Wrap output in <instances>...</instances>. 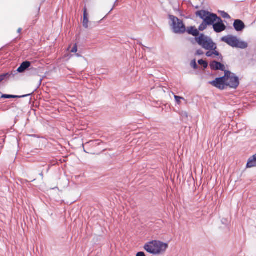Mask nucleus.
<instances>
[{"instance_id":"nucleus-1","label":"nucleus","mask_w":256,"mask_h":256,"mask_svg":"<svg viewBox=\"0 0 256 256\" xmlns=\"http://www.w3.org/2000/svg\"><path fill=\"white\" fill-rule=\"evenodd\" d=\"M196 15L203 20L202 22L198 26V30L200 32L206 30L208 26L213 25L214 23L218 18V16L216 14L205 10L196 12Z\"/></svg>"},{"instance_id":"nucleus-2","label":"nucleus","mask_w":256,"mask_h":256,"mask_svg":"<svg viewBox=\"0 0 256 256\" xmlns=\"http://www.w3.org/2000/svg\"><path fill=\"white\" fill-rule=\"evenodd\" d=\"M168 248V244L159 240H152L145 244L144 250L152 254H160L164 252Z\"/></svg>"},{"instance_id":"nucleus-3","label":"nucleus","mask_w":256,"mask_h":256,"mask_svg":"<svg viewBox=\"0 0 256 256\" xmlns=\"http://www.w3.org/2000/svg\"><path fill=\"white\" fill-rule=\"evenodd\" d=\"M221 40L232 48L245 49L248 47L246 42L240 40L236 36L228 35L222 38Z\"/></svg>"},{"instance_id":"nucleus-4","label":"nucleus","mask_w":256,"mask_h":256,"mask_svg":"<svg viewBox=\"0 0 256 256\" xmlns=\"http://www.w3.org/2000/svg\"><path fill=\"white\" fill-rule=\"evenodd\" d=\"M195 40L200 46L206 50H215L217 48L216 44L213 42L212 40L203 34L195 38Z\"/></svg>"},{"instance_id":"nucleus-5","label":"nucleus","mask_w":256,"mask_h":256,"mask_svg":"<svg viewBox=\"0 0 256 256\" xmlns=\"http://www.w3.org/2000/svg\"><path fill=\"white\" fill-rule=\"evenodd\" d=\"M168 18L172 22L171 26L174 32L182 34L186 32V28L182 20L173 15H169Z\"/></svg>"},{"instance_id":"nucleus-6","label":"nucleus","mask_w":256,"mask_h":256,"mask_svg":"<svg viewBox=\"0 0 256 256\" xmlns=\"http://www.w3.org/2000/svg\"><path fill=\"white\" fill-rule=\"evenodd\" d=\"M240 84L239 78L234 74H230L228 78V82H226V86L230 88L236 89Z\"/></svg>"},{"instance_id":"nucleus-7","label":"nucleus","mask_w":256,"mask_h":256,"mask_svg":"<svg viewBox=\"0 0 256 256\" xmlns=\"http://www.w3.org/2000/svg\"><path fill=\"white\" fill-rule=\"evenodd\" d=\"M217 20L218 22L216 23H214L212 26L214 32L217 33H220L226 29V26L224 24L223 22L220 18L218 17Z\"/></svg>"},{"instance_id":"nucleus-8","label":"nucleus","mask_w":256,"mask_h":256,"mask_svg":"<svg viewBox=\"0 0 256 256\" xmlns=\"http://www.w3.org/2000/svg\"><path fill=\"white\" fill-rule=\"evenodd\" d=\"M210 66L212 70H220L222 71L226 70L224 64L216 60L212 62L210 64Z\"/></svg>"},{"instance_id":"nucleus-9","label":"nucleus","mask_w":256,"mask_h":256,"mask_svg":"<svg viewBox=\"0 0 256 256\" xmlns=\"http://www.w3.org/2000/svg\"><path fill=\"white\" fill-rule=\"evenodd\" d=\"M233 26L236 32H242L245 28L244 22L240 20H236L234 21Z\"/></svg>"},{"instance_id":"nucleus-10","label":"nucleus","mask_w":256,"mask_h":256,"mask_svg":"<svg viewBox=\"0 0 256 256\" xmlns=\"http://www.w3.org/2000/svg\"><path fill=\"white\" fill-rule=\"evenodd\" d=\"M30 64L31 63L30 62L26 61L23 62L16 71L12 72L14 74V76L16 74L17 72H24L30 66Z\"/></svg>"},{"instance_id":"nucleus-11","label":"nucleus","mask_w":256,"mask_h":256,"mask_svg":"<svg viewBox=\"0 0 256 256\" xmlns=\"http://www.w3.org/2000/svg\"><path fill=\"white\" fill-rule=\"evenodd\" d=\"M210 84H212L213 86L218 88L220 90H224L226 86V84H224L222 80H218V78H216L215 80L210 82Z\"/></svg>"},{"instance_id":"nucleus-12","label":"nucleus","mask_w":256,"mask_h":256,"mask_svg":"<svg viewBox=\"0 0 256 256\" xmlns=\"http://www.w3.org/2000/svg\"><path fill=\"white\" fill-rule=\"evenodd\" d=\"M198 29H196L194 26H191L190 27H188L186 28V32L188 34L192 35V36L198 37L200 35Z\"/></svg>"},{"instance_id":"nucleus-13","label":"nucleus","mask_w":256,"mask_h":256,"mask_svg":"<svg viewBox=\"0 0 256 256\" xmlns=\"http://www.w3.org/2000/svg\"><path fill=\"white\" fill-rule=\"evenodd\" d=\"M256 166V154L250 156L247 162L246 167L247 168H252Z\"/></svg>"},{"instance_id":"nucleus-14","label":"nucleus","mask_w":256,"mask_h":256,"mask_svg":"<svg viewBox=\"0 0 256 256\" xmlns=\"http://www.w3.org/2000/svg\"><path fill=\"white\" fill-rule=\"evenodd\" d=\"M224 76L220 78H218V80H222L224 84H226V82H228V78H230V76L232 73L229 70H224Z\"/></svg>"},{"instance_id":"nucleus-15","label":"nucleus","mask_w":256,"mask_h":256,"mask_svg":"<svg viewBox=\"0 0 256 256\" xmlns=\"http://www.w3.org/2000/svg\"><path fill=\"white\" fill-rule=\"evenodd\" d=\"M32 94H28L21 96H14V95H9V94H2V98H24L25 96H31Z\"/></svg>"},{"instance_id":"nucleus-16","label":"nucleus","mask_w":256,"mask_h":256,"mask_svg":"<svg viewBox=\"0 0 256 256\" xmlns=\"http://www.w3.org/2000/svg\"><path fill=\"white\" fill-rule=\"evenodd\" d=\"M14 74L12 72L6 73L0 75V82L7 78H14Z\"/></svg>"},{"instance_id":"nucleus-17","label":"nucleus","mask_w":256,"mask_h":256,"mask_svg":"<svg viewBox=\"0 0 256 256\" xmlns=\"http://www.w3.org/2000/svg\"><path fill=\"white\" fill-rule=\"evenodd\" d=\"M198 64L200 65L203 66L204 68H207V67L208 66V63L206 61H205L202 59L198 60Z\"/></svg>"},{"instance_id":"nucleus-18","label":"nucleus","mask_w":256,"mask_h":256,"mask_svg":"<svg viewBox=\"0 0 256 256\" xmlns=\"http://www.w3.org/2000/svg\"><path fill=\"white\" fill-rule=\"evenodd\" d=\"M190 66L192 67L194 70H196L198 68V66L196 64V60L195 59L192 60L190 62Z\"/></svg>"},{"instance_id":"nucleus-19","label":"nucleus","mask_w":256,"mask_h":256,"mask_svg":"<svg viewBox=\"0 0 256 256\" xmlns=\"http://www.w3.org/2000/svg\"><path fill=\"white\" fill-rule=\"evenodd\" d=\"M221 16L222 17L225 18H230V16L224 11L221 12Z\"/></svg>"},{"instance_id":"nucleus-20","label":"nucleus","mask_w":256,"mask_h":256,"mask_svg":"<svg viewBox=\"0 0 256 256\" xmlns=\"http://www.w3.org/2000/svg\"><path fill=\"white\" fill-rule=\"evenodd\" d=\"M88 18H84L83 26L86 28H88Z\"/></svg>"},{"instance_id":"nucleus-21","label":"nucleus","mask_w":256,"mask_h":256,"mask_svg":"<svg viewBox=\"0 0 256 256\" xmlns=\"http://www.w3.org/2000/svg\"><path fill=\"white\" fill-rule=\"evenodd\" d=\"M214 50L213 51V54H214V55H216V56H219V58L220 60H222V55L218 52L216 50Z\"/></svg>"},{"instance_id":"nucleus-22","label":"nucleus","mask_w":256,"mask_h":256,"mask_svg":"<svg viewBox=\"0 0 256 256\" xmlns=\"http://www.w3.org/2000/svg\"><path fill=\"white\" fill-rule=\"evenodd\" d=\"M174 98H175L176 102L178 104L180 103V100L183 99V98L182 97H180V96H174Z\"/></svg>"},{"instance_id":"nucleus-23","label":"nucleus","mask_w":256,"mask_h":256,"mask_svg":"<svg viewBox=\"0 0 256 256\" xmlns=\"http://www.w3.org/2000/svg\"><path fill=\"white\" fill-rule=\"evenodd\" d=\"M204 52L202 50H198L196 52V54L198 56H202L204 54Z\"/></svg>"},{"instance_id":"nucleus-24","label":"nucleus","mask_w":256,"mask_h":256,"mask_svg":"<svg viewBox=\"0 0 256 256\" xmlns=\"http://www.w3.org/2000/svg\"><path fill=\"white\" fill-rule=\"evenodd\" d=\"M78 50L76 44H75L71 50L72 52H76Z\"/></svg>"},{"instance_id":"nucleus-25","label":"nucleus","mask_w":256,"mask_h":256,"mask_svg":"<svg viewBox=\"0 0 256 256\" xmlns=\"http://www.w3.org/2000/svg\"><path fill=\"white\" fill-rule=\"evenodd\" d=\"M206 55L208 57H211L213 55V52L208 51L206 52Z\"/></svg>"},{"instance_id":"nucleus-26","label":"nucleus","mask_w":256,"mask_h":256,"mask_svg":"<svg viewBox=\"0 0 256 256\" xmlns=\"http://www.w3.org/2000/svg\"><path fill=\"white\" fill-rule=\"evenodd\" d=\"M40 6H39L36 8V17H38V13L40 10Z\"/></svg>"},{"instance_id":"nucleus-27","label":"nucleus","mask_w":256,"mask_h":256,"mask_svg":"<svg viewBox=\"0 0 256 256\" xmlns=\"http://www.w3.org/2000/svg\"><path fill=\"white\" fill-rule=\"evenodd\" d=\"M88 14L86 12V8H84V18H88Z\"/></svg>"},{"instance_id":"nucleus-28","label":"nucleus","mask_w":256,"mask_h":256,"mask_svg":"<svg viewBox=\"0 0 256 256\" xmlns=\"http://www.w3.org/2000/svg\"><path fill=\"white\" fill-rule=\"evenodd\" d=\"M136 256H146V255L144 252H138Z\"/></svg>"},{"instance_id":"nucleus-29","label":"nucleus","mask_w":256,"mask_h":256,"mask_svg":"<svg viewBox=\"0 0 256 256\" xmlns=\"http://www.w3.org/2000/svg\"><path fill=\"white\" fill-rule=\"evenodd\" d=\"M36 80V81L38 82V83H40V84L41 81H42V80H41V79H40V80H38V76H36V78H35V80Z\"/></svg>"},{"instance_id":"nucleus-30","label":"nucleus","mask_w":256,"mask_h":256,"mask_svg":"<svg viewBox=\"0 0 256 256\" xmlns=\"http://www.w3.org/2000/svg\"><path fill=\"white\" fill-rule=\"evenodd\" d=\"M22 30V28H19L18 29V33H20V32H21Z\"/></svg>"},{"instance_id":"nucleus-31","label":"nucleus","mask_w":256,"mask_h":256,"mask_svg":"<svg viewBox=\"0 0 256 256\" xmlns=\"http://www.w3.org/2000/svg\"><path fill=\"white\" fill-rule=\"evenodd\" d=\"M40 175L41 176L42 178H43V173H42V172H40Z\"/></svg>"},{"instance_id":"nucleus-32","label":"nucleus","mask_w":256,"mask_h":256,"mask_svg":"<svg viewBox=\"0 0 256 256\" xmlns=\"http://www.w3.org/2000/svg\"><path fill=\"white\" fill-rule=\"evenodd\" d=\"M139 44L142 46L143 48H146L145 46H144L141 42H140Z\"/></svg>"},{"instance_id":"nucleus-33","label":"nucleus","mask_w":256,"mask_h":256,"mask_svg":"<svg viewBox=\"0 0 256 256\" xmlns=\"http://www.w3.org/2000/svg\"><path fill=\"white\" fill-rule=\"evenodd\" d=\"M84 152H86V153H88H88H89L88 152H86V150H85V149H84Z\"/></svg>"},{"instance_id":"nucleus-34","label":"nucleus","mask_w":256,"mask_h":256,"mask_svg":"<svg viewBox=\"0 0 256 256\" xmlns=\"http://www.w3.org/2000/svg\"><path fill=\"white\" fill-rule=\"evenodd\" d=\"M92 142V141H90V142H88V143H86V144H90V142Z\"/></svg>"},{"instance_id":"nucleus-35","label":"nucleus","mask_w":256,"mask_h":256,"mask_svg":"<svg viewBox=\"0 0 256 256\" xmlns=\"http://www.w3.org/2000/svg\"><path fill=\"white\" fill-rule=\"evenodd\" d=\"M76 55H77L78 56H80L78 54H76Z\"/></svg>"},{"instance_id":"nucleus-36","label":"nucleus","mask_w":256,"mask_h":256,"mask_svg":"<svg viewBox=\"0 0 256 256\" xmlns=\"http://www.w3.org/2000/svg\"><path fill=\"white\" fill-rule=\"evenodd\" d=\"M46 0H42V2H44Z\"/></svg>"}]
</instances>
